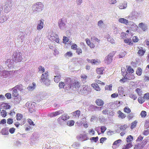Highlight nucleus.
<instances>
[{
  "instance_id": "nucleus-24",
  "label": "nucleus",
  "mask_w": 149,
  "mask_h": 149,
  "mask_svg": "<svg viewBox=\"0 0 149 149\" xmlns=\"http://www.w3.org/2000/svg\"><path fill=\"white\" fill-rule=\"evenodd\" d=\"M132 146V142H130L127 144L123 148V149H128Z\"/></svg>"
},
{
  "instance_id": "nucleus-55",
  "label": "nucleus",
  "mask_w": 149,
  "mask_h": 149,
  "mask_svg": "<svg viewBox=\"0 0 149 149\" xmlns=\"http://www.w3.org/2000/svg\"><path fill=\"white\" fill-rule=\"evenodd\" d=\"M5 96L8 99H10L11 98V95L10 93H7L5 95Z\"/></svg>"
},
{
  "instance_id": "nucleus-60",
  "label": "nucleus",
  "mask_w": 149,
  "mask_h": 149,
  "mask_svg": "<svg viewBox=\"0 0 149 149\" xmlns=\"http://www.w3.org/2000/svg\"><path fill=\"white\" fill-rule=\"evenodd\" d=\"M107 129L106 127L104 126H102L101 127V132L102 133H104Z\"/></svg>"
},
{
  "instance_id": "nucleus-47",
  "label": "nucleus",
  "mask_w": 149,
  "mask_h": 149,
  "mask_svg": "<svg viewBox=\"0 0 149 149\" xmlns=\"http://www.w3.org/2000/svg\"><path fill=\"white\" fill-rule=\"evenodd\" d=\"M13 120L11 118H8L7 119V123L9 125H10L13 123Z\"/></svg>"
},
{
  "instance_id": "nucleus-4",
  "label": "nucleus",
  "mask_w": 149,
  "mask_h": 149,
  "mask_svg": "<svg viewBox=\"0 0 149 149\" xmlns=\"http://www.w3.org/2000/svg\"><path fill=\"white\" fill-rule=\"evenodd\" d=\"M13 56V60L16 62H20L22 60V54L19 52L15 53Z\"/></svg>"
},
{
  "instance_id": "nucleus-28",
  "label": "nucleus",
  "mask_w": 149,
  "mask_h": 149,
  "mask_svg": "<svg viewBox=\"0 0 149 149\" xmlns=\"http://www.w3.org/2000/svg\"><path fill=\"white\" fill-rule=\"evenodd\" d=\"M119 8L120 9H124L127 7V4L122 3L120 4L118 6Z\"/></svg>"
},
{
  "instance_id": "nucleus-18",
  "label": "nucleus",
  "mask_w": 149,
  "mask_h": 149,
  "mask_svg": "<svg viewBox=\"0 0 149 149\" xmlns=\"http://www.w3.org/2000/svg\"><path fill=\"white\" fill-rule=\"evenodd\" d=\"M127 20L123 18H120L118 19V21L120 22L123 23L126 25L127 23Z\"/></svg>"
},
{
  "instance_id": "nucleus-59",
  "label": "nucleus",
  "mask_w": 149,
  "mask_h": 149,
  "mask_svg": "<svg viewBox=\"0 0 149 149\" xmlns=\"http://www.w3.org/2000/svg\"><path fill=\"white\" fill-rule=\"evenodd\" d=\"M130 98L133 99L134 100H135L136 98V96L135 95L131 94L130 95Z\"/></svg>"
},
{
  "instance_id": "nucleus-53",
  "label": "nucleus",
  "mask_w": 149,
  "mask_h": 149,
  "mask_svg": "<svg viewBox=\"0 0 149 149\" xmlns=\"http://www.w3.org/2000/svg\"><path fill=\"white\" fill-rule=\"evenodd\" d=\"M15 129L14 127H12L9 129V132L11 134H13L15 132Z\"/></svg>"
},
{
  "instance_id": "nucleus-41",
  "label": "nucleus",
  "mask_w": 149,
  "mask_h": 149,
  "mask_svg": "<svg viewBox=\"0 0 149 149\" xmlns=\"http://www.w3.org/2000/svg\"><path fill=\"white\" fill-rule=\"evenodd\" d=\"M1 116L3 117H5L7 116V112L5 110H2L1 112Z\"/></svg>"
},
{
  "instance_id": "nucleus-6",
  "label": "nucleus",
  "mask_w": 149,
  "mask_h": 149,
  "mask_svg": "<svg viewBox=\"0 0 149 149\" xmlns=\"http://www.w3.org/2000/svg\"><path fill=\"white\" fill-rule=\"evenodd\" d=\"M113 54L110 53L107 56H106L104 59L105 63L107 64L110 63L112 61L113 59Z\"/></svg>"
},
{
  "instance_id": "nucleus-1",
  "label": "nucleus",
  "mask_w": 149,
  "mask_h": 149,
  "mask_svg": "<svg viewBox=\"0 0 149 149\" xmlns=\"http://www.w3.org/2000/svg\"><path fill=\"white\" fill-rule=\"evenodd\" d=\"M65 82L66 86L65 87V91H68L72 88L77 89L80 87L79 82L77 80H73L71 78L68 77L65 79Z\"/></svg>"
},
{
  "instance_id": "nucleus-13",
  "label": "nucleus",
  "mask_w": 149,
  "mask_h": 149,
  "mask_svg": "<svg viewBox=\"0 0 149 149\" xmlns=\"http://www.w3.org/2000/svg\"><path fill=\"white\" fill-rule=\"evenodd\" d=\"M139 26L144 31H146L147 29V27L146 25L143 23H141L139 24Z\"/></svg>"
},
{
  "instance_id": "nucleus-23",
  "label": "nucleus",
  "mask_w": 149,
  "mask_h": 149,
  "mask_svg": "<svg viewBox=\"0 0 149 149\" xmlns=\"http://www.w3.org/2000/svg\"><path fill=\"white\" fill-rule=\"evenodd\" d=\"M104 69L103 68H97L96 70V72L98 74H102L103 71Z\"/></svg>"
},
{
  "instance_id": "nucleus-54",
  "label": "nucleus",
  "mask_w": 149,
  "mask_h": 149,
  "mask_svg": "<svg viewBox=\"0 0 149 149\" xmlns=\"http://www.w3.org/2000/svg\"><path fill=\"white\" fill-rule=\"evenodd\" d=\"M143 98L146 100H148L149 99V93H147L144 95Z\"/></svg>"
},
{
  "instance_id": "nucleus-50",
  "label": "nucleus",
  "mask_w": 149,
  "mask_h": 149,
  "mask_svg": "<svg viewBox=\"0 0 149 149\" xmlns=\"http://www.w3.org/2000/svg\"><path fill=\"white\" fill-rule=\"evenodd\" d=\"M140 114L142 117H145L146 116V112L145 111H143L141 112Z\"/></svg>"
},
{
  "instance_id": "nucleus-63",
  "label": "nucleus",
  "mask_w": 149,
  "mask_h": 149,
  "mask_svg": "<svg viewBox=\"0 0 149 149\" xmlns=\"http://www.w3.org/2000/svg\"><path fill=\"white\" fill-rule=\"evenodd\" d=\"M28 122L31 125H34L35 124H33V122L30 119H28L27 120Z\"/></svg>"
},
{
  "instance_id": "nucleus-34",
  "label": "nucleus",
  "mask_w": 149,
  "mask_h": 149,
  "mask_svg": "<svg viewBox=\"0 0 149 149\" xmlns=\"http://www.w3.org/2000/svg\"><path fill=\"white\" fill-rule=\"evenodd\" d=\"M94 89L97 91H100V88L97 84H94Z\"/></svg>"
},
{
  "instance_id": "nucleus-49",
  "label": "nucleus",
  "mask_w": 149,
  "mask_h": 149,
  "mask_svg": "<svg viewBox=\"0 0 149 149\" xmlns=\"http://www.w3.org/2000/svg\"><path fill=\"white\" fill-rule=\"evenodd\" d=\"M138 101L139 103L142 104L144 102L145 100L142 97H139L138 99Z\"/></svg>"
},
{
  "instance_id": "nucleus-61",
  "label": "nucleus",
  "mask_w": 149,
  "mask_h": 149,
  "mask_svg": "<svg viewBox=\"0 0 149 149\" xmlns=\"http://www.w3.org/2000/svg\"><path fill=\"white\" fill-rule=\"evenodd\" d=\"M132 40H133V42H137L139 40L138 38L136 36H134L133 37Z\"/></svg>"
},
{
  "instance_id": "nucleus-56",
  "label": "nucleus",
  "mask_w": 149,
  "mask_h": 149,
  "mask_svg": "<svg viewBox=\"0 0 149 149\" xmlns=\"http://www.w3.org/2000/svg\"><path fill=\"white\" fill-rule=\"evenodd\" d=\"M127 127V125H124L123 126H120V129L122 130H124L126 129V128Z\"/></svg>"
},
{
  "instance_id": "nucleus-32",
  "label": "nucleus",
  "mask_w": 149,
  "mask_h": 149,
  "mask_svg": "<svg viewBox=\"0 0 149 149\" xmlns=\"http://www.w3.org/2000/svg\"><path fill=\"white\" fill-rule=\"evenodd\" d=\"M107 40L108 41L110 42L112 44H113L114 43V40L111 37H109V35L108 34L107 35Z\"/></svg>"
},
{
  "instance_id": "nucleus-57",
  "label": "nucleus",
  "mask_w": 149,
  "mask_h": 149,
  "mask_svg": "<svg viewBox=\"0 0 149 149\" xmlns=\"http://www.w3.org/2000/svg\"><path fill=\"white\" fill-rule=\"evenodd\" d=\"M127 71L130 73H132L134 72V70L133 69L131 68V67L130 66H129L128 68L127 69Z\"/></svg>"
},
{
  "instance_id": "nucleus-22",
  "label": "nucleus",
  "mask_w": 149,
  "mask_h": 149,
  "mask_svg": "<svg viewBox=\"0 0 149 149\" xmlns=\"http://www.w3.org/2000/svg\"><path fill=\"white\" fill-rule=\"evenodd\" d=\"M72 55L73 54L71 51L68 52L64 54V56L66 58L72 57Z\"/></svg>"
},
{
  "instance_id": "nucleus-44",
  "label": "nucleus",
  "mask_w": 149,
  "mask_h": 149,
  "mask_svg": "<svg viewBox=\"0 0 149 149\" xmlns=\"http://www.w3.org/2000/svg\"><path fill=\"white\" fill-rule=\"evenodd\" d=\"M76 52L78 55H80L82 53V51L80 48H77L76 50Z\"/></svg>"
},
{
  "instance_id": "nucleus-46",
  "label": "nucleus",
  "mask_w": 149,
  "mask_h": 149,
  "mask_svg": "<svg viewBox=\"0 0 149 149\" xmlns=\"http://www.w3.org/2000/svg\"><path fill=\"white\" fill-rule=\"evenodd\" d=\"M134 25L135 24L132 21H127V24H126V25L131 26H130V27H131V28H132L133 26H134Z\"/></svg>"
},
{
  "instance_id": "nucleus-43",
  "label": "nucleus",
  "mask_w": 149,
  "mask_h": 149,
  "mask_svg": "<svg viewBox=\"0 0 149 149\" xmlns=\"http://www.w3.org/2000/svg\"><path fill=\"white\" fill-rule=\"evenodd\" d=\"M124 111L127 113H129L131 112V110L128 107H126L124 109Z\"/></svg>"
},
{
  "instance_id": "nucleus-42",
  "label": "nucleus",
  "mask_w": 149,
  "mask_h": 149,
  "mask_svg": "<svg viewBox=\"0 0 149 149\" xmlns=\"http://www.w3.org/2000/svg\"><path fill=\"white\" fill-rule=\"evenodd\" d=\"M101 63L100 61L98 59H94V65H98Z\"/></svg>"
},
{
  "instance_id": "nucleus-40",
  "label": "nucleus",
  "mask_w": 149,
  "mask_h": 149,
  "mask_svg": "<svg viewBox=\"0 0 149 149\" xmlns=\"http://www.w3.org/2000/svg\"><path fill=\"white\" fill-rule=\"evenodd\" d=\"M135 91L139 96L141 95L142 93V90L141 89L138 88L136 89Z\"/></svg>"
},
{
  "instance_id": "nucleus-37",
  "label": "nucleus",
  "mask_w": 149,
  "mask_h": 149,
  "mask_svg": "<svg viewBox=\"0 0 149 149\" xmlns=\"http://www.w3.org/2000/svg\"><path fill=\"white\" fill-rule=\"evenodd\" d=\"M95 40V45L94 44V48L95 47V46H97L99 44L100 42V40L98 39L97 38H95L94 39V40Z\"/></svg>"
},
{
  "instance_id": "nucleus-29",
  "label": "nucleus",
  "mask_w": 149,
  "mask_h": 149,
  "mask_svg": "<svg viewBox=\"0 0 149 149\" xmlns=\"http://www.w3.org/2000/svg\"><path fill=\"white\" fill-rule=\"evenodd\" d=\"M118 91L119 94L120 95H123L124 93V89L122 87H120L118 88Z\"/></svg>"
},
{
  "instance_id": "nucleus-48",
  "label": "nucleus",
  "mask_w": 149,
  "mask_h": 149,
  "mask_svg": "<svg viewBox=\"0 0 149 149\" xmlns=\"http://www.w3.org/2000/svg\"><path fill=\"white\" fill-rule=\"evenodd\" d=\"M103 108L102 107H98L97 106H94V110L95 111H100Z\"/></svg>"
},
{
  "instance_id": "nucleus-36",
  "label": "nucleus",
  "mask_w": 149,
  "mask_h": 149,
  "mask_svg": "<svg viewBox=\"0 0 149 149\" xmlns=\"http://www.w3.org/2000/svg\"><path fill=\"white\" fill-rule=\"evenodd\" d=\"M145 52V50L140 49L138 52V54L140 56L143 55Z\"/></svg>"
},
{
  "instance_id": "nucleus-58",
  "label": "nucleus",
  "mask_w": 149,
  "mask_h": 149,
  "mask_svg": "<svg viewBox=\"0 0 149 149\" xmlns=\"http://www.w3.org/2000/svg\"><path fill=\"white\" fill-rule=\"evenodd\" d=\"M68 38L66 36H64L63 37V42L66 43L68 41Z\"/></svg>"
},
{
  "instance_id": "nucleus-64",
  "label": "nucleus",
  "mask_w": 149,
  "mask_h": 149,
  "mask_svg": "<svg viewBox=\"0 0 149 149\" xmlns=\"http://www.w3.org/2000/svg\"><path fill=\"white\" fill-rule=\"evenodd\" d=\"M143 135L147 136L149 134V129L145 130L143 133Z\"/></svg>"
},
{
  "instance_id": "nucleus-9",
  "label": "nucleus",
  "mask_w": 149,
  "mask_h": 149,
  "mask_svg": "<svg viewBox=\"0 0 149 149\" xmlns=\"http://www.w3.org/2000/svg\"><path fill=\"white\" fill-rule=\"evenodd\" d=\"M103 114L105 115H113V113L111 110L106 109L103 110L102 111Z\"/></svg>"
},
{
  "instance_id": "nucleus-51",
  "label": "nucleus",
  "mask_w": 149,
  "mask_h": 149,
  "mask_svg": "<svg viewBox=\"0 0 149 149\" xmlns=\"http://www.w3.org/2000/svg\"><path fill=\"white\" fill-rule=\"evenodd\" d=\"M72 49L76 50L77 48V45L75 44H73L71 47Z\"/></svg>"
},
{
  "instance_id": "nucleus-52",
  "label": "nucleus",
  "mask_w": 149,
  "mask_h": 149,
  "mask_svg": "<svg viewBox=\"0 0 149 149\" xmlns=\"http://www.w3.org/2000/svg\"><path fill=\"white\" fill-rule=\"evenodd\" d=\"M121 141L120 139H118L115 141L113 143V145H114L118 146V144Z\"/></svg>"
},
{
  "instance_id": "nucleus-10",
  "label": "nucleus",
  "mask_w": 149,
  "mask_h": 149,
  "mask_svg": "<svg viewBox=\"0 0 149 149\" xmlns=\"http://www.w3.org/2000/svg\"><path fill=\"white\" fill-rule=\"evenodd\" d=\"M139 13L137 11H133L132 12L131 14H130L128 17L129 18L130 17H134L135 18H137L139 16Z\"/></svg>"
},
{
  "instance_id": "nucleus-12",
  "label": "nucleus",
  "mask_w": 149,
  "mask_h": 149,
  "mask_svg": "<svg viewBox=\"0 0 149 149\" xmlns=\"http://www.w3.org/2000/svg\"><path fill=\"white\" fill-rule=\"evenodd\" d=\"M43 20H40L38 23L37 27V29L38 30H40L43 27Z\"/></svg>"
},
{
  "instance_id": "nucleus-2",
  "label": "nucleus",
  "mask_w": 149,
  "mask_h": 149,
  "mask_svg": "<svg viewBox=\"0 0 149 149\" xmlns=\"http://www.w3.org/2000/svg\"><path fill=\"white\" fill-rule=\"evenodd\" d=\"M48 76V72L46 71L42 74L40 80L41 83L43 82L47 86H49L50 84V80L49 79Z\"/></svg>"
},
{
  "instance_id": "nucleus-15",
  "label": "nucleus",
  "mask_w": 149,
  "mask_h": 149,
  "mask_svg": "<svg viewBox=\"0 0 149 149\" xmlns=\"http://www.w3.org/2000/svg\"><path fill=\"white\" fill-rule=\"evenodd\" d=\"M59 26L61 29H63L65 28V24L63 22V20L61 19L59 22Z\"/></svg>"
},
{
  "instance_id": "nucleus-62",
  "label": "nucleus",
  "mask_w": 149,
  "mask_h": 149,
  "mask_svg": "<svg viewBox=\"0 0 149 149\" xmlns=\"http://www.w3.org/2000/svg\"><path fill=\"white\" fill-rule=\"evenodd\" d=\"M107 139L106 137L101 138L100 140V143H103Z\"/></svg>"
},
{
  "instance_id": "nucleus-27",
  "label": "nucleus",
  "mask_w": 149,
  "mask_h": 149,
  "mask_svg": "<svg viewBox=\"0 0 149 149\" xmlns=\"http://www.w3.org/2000/svg\"><path fill=\"white\" fill-rule=\"evenodd\" d=\"M81 78L82 81L84 83L86 82V79L87 78V76L85 74L81 75Z\"/></svg>"
},
{
  "instance_id": "nucleus-26",
  "label": "nucleus",
  "mask_w": 149,
  "mask_h": 149,
  "mask_svg": "<svg viewBox=\"0 0 149 149\" xmlns=\"http://www.w3.org/2000/svg\"><path fill=\"white\" fill-rule=\"evenodd\" d=\"M126 54V52L125 51L122 52H120L119 54L118 57L119 58H123L125 57Z\"/></svg>"
},
{
  "instance_id": "nucleus-14",
  "label": "nucleus",
  "mask_w": 149,
  "mask_h": 149,
  "mask_svg": "<svg viewBox=\"0 0 149 149\" xmlns=\"http://www.w3.org/2000/svg\"><path fill=\"white\" fill-rule=\"evenodd\" d=\"M95 103L98 106H100L103 105L104 103L103 100L100 99H97L95 101Z\"/></svg>"
},
{
  "instance_id": "nucleus-25",
  "label": "nucleus",
  "mask_w": 149,
  "mask_h": 149,
  "mask_svg": "<svg viewBox=\"0 0 149 149\" xmlns=\"http://www.w3.org/2000/svg\"><path fill=\"white\" fill-rule=\"evenodd\" d=\"M133 137L131 135H129L126 138V140L127 143L133 141Z\"/></svg>"
},
{
  "instance_id": "nucleus-33",
  "label": "nucleus",
  "mask_w": 149,
  "mask_h": 149,
  "mask_svg": "<svg viewBox=\"0 0 149 149\" xmlns=\"http://www.w3.org/2000/svg\"><path fill=\"white\" fill-rule=\"evenodd\" d=\"M137 123V122L136 120H135L134 122L131 123V125L130 127L131 129H133L136 127Z\"/></svg>"
},
{
  "instance_id": "nucleus-16",
  "label": "nucleus",
  "mask_w": 149,
  "mask_h": 149,
  "mask_svg": "<svg viewBox=\"0 0 149 149\" xmlns=\"http://www.w3.org/2000/svg\"><path fill=\"white\" fill-rule=\"evenodd\" d=\"M30 104L31 105V106L29 107H28L29 108V111L31 113L35 111V108L34 104Z\"/></svg>"
},
{
  "instance_id": "nucleus-11",
  "label": "nucleus",
  "mask_w": 149,
  "mask_h": 149,
  "mask_svg": "<svg viewBox=\"0 0 149 149\" xmlns=\"http://www.w3.org/2000/svg\"><path fill=\"white\" fill-rule=\"evenodd\" d=\"M80 111L79 110H77L72 112L73 117L74 118H78L80 115Z\"/></svg>"
},
{
  "instance_id": "nucleus-3",
  "label": "nucleus",
  "mask_w": 149,
  "mask_h": 149,
  "mask_svg": "<svg viewBox=\"0 0 149 149\" xmlns=\"http://www.w3.org/2000/svg\"><path fill=\"white\" fill-rule=\"evenodd\" d=\"M12 95L13 97H17L19 95V93L17 90L20 91H22L23 90V86L21 84L17 85L12 88Z\"/></svg>"
},
{
  "instance_id": "nucleus-17",
  "label": "nucleus",
  "mask_w": 149,
  "mask_h": 149,
  "mask_svg": "<svg viewBox=\"0 0 149 149\" xmlns=\"http://www.w3.org/2000/svg\"><path fill=\"white\" fill-rule=\"evenodd\" d=\"M36 5L37 6L36 8L38 9H39L41 10H42L44 6L42 3L39 2L36 3Z\"/></svg>"
},
{
  "instance_id": "nucleus-31",
  "label": "nucleus",
  "mask_w": 149,
  "mask_h": 149,
  "mask_svg": "<svg viewBox=\"0 0 149 149\" xmlns=\"http://www.w3.org/2000/svg\"><path fill=\"white\" fill-rule=\"evenodd\" d=\"M118 113L119 114L118 117H119L121 118H123L126 117L125 115L120 111H118Z\"/></svg>"
},
{
  "instance_id": "nucleus-45",
  "label": "nucleus",
  "mask_w": 149,
  "mask_h": 149,
  "mask_svg": "<svg viewBox=\"0 0 149 149\" xmlns=\"http://www.w3.org/2000/svg\"><path fill=\"white\" fill-rule=\"evenodd\" d=\"M112 85L111 84L109 85H106L105 86V89L106 90H109V91L112 90Z\"/></svg>"
},
{
  "instance_id": "nucleus-19",
  "label": "nucleus",
  "mask_w": 149,
  "mask_h": 149,
  "mask_svg": "<svg viewBox=\"0 0 149 149\" xmlns=\"http://www.w3.org/2000/svg\"><path fill=\"white\" fill-rule=\"evenodd\" d=\"M66 86V85L65 82V83L62 81H61L59 82V84L58 86L60 89L64 88L65 89L64 86Z\"/></svg>"
},
{
  "instance_id": "nucleus-8",
  "label": "nucleus",
  "mask_w": 149,
  "mask_h": 149,
  "mask_svg": "<svg viewBox=\"0 0 149 149\" xmlns=\"http://www.w3.org/2000/svg\"><path fill=\"white\" fill-rule=\"evenodd\" d=\"M64 113V111L62 110H59L53 112L50 114V116L51 117H55L60 114H62Z\"/></svg>"
},
{
  "instance_id": "nucleus-5",
  "label": "nucleus",
  "mask_w": 149,
  "mask_h": 149,
  "mask_svg": "<svg viewBox=\"0 0 149 149\" xmlns=\"http://www.w3.org/2000/svg\"><path fill=\"white\" fill-rule=\"evenodd\" d=\"M69 118V116L66 114H64L59 117L58 119V123L62 124L63 123Z\"/></svg>"
},
{
  "instance_id": "nucleus-38",
  "label": "nucleus",
  "mask_w": 149,
  "mask_h": 149,
  "mask_svg": "<svg viewBox=\"0 0 149 149\" xmlns=\"http://www.w3.org/2000/svg\"><path fill=\"white\" fill-rule=\"evenodd\" d=\"M142 72V69L141 68H139L137 70L136 74L140 76Z\"/></svg>"
},
{
  "instance_id": "nucleus-7",
  "label": "nucleus",
  "mask_w": 149,
  "mask_h": 149,
  "mask_svg": "<svg viewBox=\"0 0 149 149\" xmlns=\"http://www.w3.org/2000/svg\"><path fill=\"white\" fill-rule=\"evenodd\" d=\"M11 108V106L8 103L3 102L0 103V108L5 110L9 109Z\"/></svg>"
},
{
  "instance_id": "nucleus-39",
  "label": "nucleus",
  "mask_w": 149,
  "mask_h": 149,
  "mask_svg": "<svg viewBox=\"0 0 149 149\" xmlns=\"http://www.w3.org/2000/svg\"><path fill=\"white\" fill-rule=\"evenodd\" d=\"M74 122L73 120H70L68 121L67 123V125L69 126H71L74 125Z\"/></svg>"
},
{
  "instance_id": "nucleus-30",
  "label": "nucleus",
  "mask_w": 149,
  "mask_h": 149,
  "mask_svg": "<svg viewBox=\"0 0 149 149\" xmlns=\"http://www.w3.org/2000/svg\"><path fill=\"white\" fill-rule=\"evenodd\" d=\"M1 133L3 135H8V130L6 128H3L2 130L1 131Z\"/></svg>"
},
{
  "instance_id": "nucleus-35",
  "label": "nucleus",
  "mask_w": 149,
  "mask_h": 149,
  "mask_svg": "<svg viewBox=\"0 0 149 149\" xmlns=\"http://www.w3.org/2000/svg\"><path fill=\"white\" fill-rule=\"evenodd\" d=\"M38 69L39 70L38 72L40 73H43L45 71V68L41 66H40L38 67Z\"/></svg>"
},
{
  "instance_id": "nucleus-20",
  "label": "nucleus",
  "mask_w": 149,
  "mask_h": 149,
  "mask_svg": "<svg viewBox=\"0 0 149 149\" xmlns=\"http://www.w3.org/2000/svg\"><path fill=\"white\" fill-rule=\"evenodd\" d=\"M16 118L17 120H21L23 118V115L21 114L17 113L16 116Z\"/></svg>"
},
{
  "instance_id": "nucleus-21",
  "label": "nucleus",
  "mask_w": 149,
  "mask_h": 149,
  "mask_svg": "<svg viewBox=\"0 0 149 149\" xmlns=\"http://www.w3.org/2000/svg\"><path fill=\"white\" fill-rule=\"evenodd\" d=\"M61 76L60 74L58 75L55 76L54 78V81L56 83H58L60 80Z\"/></svg>"
}]
</instances>
